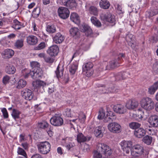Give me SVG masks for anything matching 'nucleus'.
<instances>
[{"mask_svg":"<svg viewBox=\"0 0 158 158\" xmlns=\"http://www.w3.org/2000/svg\"><path fill=\"white\" fill-rule=\"evenodd\" d=\"M18 84L17 88L19 89H21L25 86L26 85V82L23 79H20L18 81Z\"/></svg>","mask_w":158,"mask_h":158,"instance_id":"41","label":"nucleus"},{"mask_svg":"<svg viewBox=\"0 0 158 158\" xmlns=\"http://www.w3.org/2000/svg\"><path fill=\"white\" fill-rule=\"evenodd\" d=\"M44 60L47 63H52L54 62V59L49 56H45Z\"/></svg>","mask_w":158,"mask_h":158,"instance_id":"55","label":"nucleus"},{"mask_svg":"<svg viewBox=\"0 0 158 158\" xmlns=\"http://www.w3.org/2000/svg\"><path fill=\"white\" fill-rule=\"evenodd\" d=\"M149 151L144 150L143 147L139 144L134 145L131 150V154L135 156H142V158H148Z\"/></svg>","mask_w":158,"mask_h":158,"instance_id":"1","label":"nucleus"},{"mask_svg":"<svg viewBox=\"0 0 158 158\" xmlns=\"http://www.w3.org/2000/svg\"><path fill=\"white\" fill-rule=\"evenodd\" d=\"M91 21L92 23L95 26L97 27H100L101 26V23L100 21L96 17H92L91 18Z\"/></svg>","mask_w":158,"mask_h":158,"instance_id":"35","label":"nucleus"},{"mask_svg":"<svg viewBox=\"0 0 158 158\" xmlns=\"http://www.w3.org/2000/svg\"><path fill=\"white\" fill-rule=\"evenodd\" d=\"M128 75H129V73L123 72L122 73H120L119 75L117 77V79H118V78L119 77H121L119 80L125 79L127 78Z\"/></svg>","mask_w":158,"mask_h":158,"instance_id":"44","label":"nucleus"},{"mask_svg":"<svg viewBox=\"0 0 158 158\" xmlns=\"http://www.w3.org/2000/svg\"><path fill=\"white\" fill-rule=\"evenodd\" d=\"M26 41L28 44L33 45L37 43L38 40L36 36L33 35H30L27 37Z\"/></svg>","mask_w":158,"mask_h":158,"instance_id":"19","label":"nucleus"},{"mask_svg":"<svg viewBox=\"0 0 158 158\" xmlns=\"http://www.w3.org/2000/svg\"><path fill=\"white\" fill-rule=\"evenodd\" d=\"M89 11L91 14L95 15H98V10L96 7L94 6H91L89 8Z\"/></svg>","mask_w":158,"mask_h":158,"instance_id":"47","label":"nucleus"},{"mask_svg":"<svg viewBox=\"0 0 158 158\" xmlns=\"http://www.w3.org/2000/svg\"><path fill=\"white\" fill-rule=\"evenodd\" d=\"M87 139H77V142L80 144H82V143L86 142Z\"/></svg>","mask_w":158,"mask_h":158,"instance_id":"62","label":"nucleus"},{"mask_svg":"<svg viewBox=\"0 0 158 158\" xmlns=\"http://www.w3.org/2000/svg\"><path fill=\"white\" fill-rule=\"evenodd\" d=\"M85 74L87 77H90L93 74L94 71L93 69L85 70H83Z\"/></svg>","mask_w":158,"mask_h":158,"instance_id":"48","label":"nucleus"},{"mask_svg":"<svg viewBox=\"0 0 158 158\" xmlns=\"http://www.w3.org/2000/svg\"><path fill=\"white\" fill-rule=\"evenodd\" d=\"M70 19L71 21L77 24H79L80 22L78 15L75 13H71L70 15Z\"/></svg>","mask_w":158,"mask_h":158,"instance_id":"25","label":"nucleus"},{"mask_svg":"<svg viewBox=\"0 0 158 158\" xmlns=\"http://www.w3.org/2000/svg\"><path fill=\"white\" fill-rule=\"evenodd\" d=\"M148 133L150 135H147L148 136V138H152V137L151 135H153L155 134V131L152 130L151 129H148Z\"/></svg>","mask_w":158,"mask_h":158,"instance_id":"56","label":"nucleus"},{"mask_svg":"<svg viewBox=\"0 0 158 158\" xmlns=\"http://www.w3.org/2000/svg\"><path fill=\"white\" fill-rule=\"evenodd\" d=\"M81 29L82 31L85 33V34L87 36H89L92 33V31L91 28L87 25H82Z\"/></svg>","mask_w":158,"mask_h":158,"instance_id":"26","label":"nucleus"},{"mask_svg":"<svg viewBox=\"0 0 158 158\" xmlns=\"http://www.w3.org/2000/svg\"><path fill=\"white\" fill-rule=\"evenodd\" d=\"M152 69L155 73L158 74V61H157L153 64Z\"/></svg>","mask_w":158,"mask_h":158,"instance_id":"53","label":"nucleus"},{"mask_svg":"<svg viewBox=\"0 0 158 158\" xmlns=\"http://www.w3.org/2000/svg\"><path fill=\"white\" fill-rule=\"evenodd\" d=\"M31 66L32 68V70H36L37 69L40 68L39 67L40 64L37 61H33L31 63Z\"/></svg>","mask_w":158,"mask_h":158,"instance_id":"43","label":"nucleus"},{"mask_svg":"<svg viewBox=\"0 0 158 158\" xmlns=\"http://www.w3.org/2000/svg\"><path fill=\"white\" fill-rule=\"evenodd\" d=\"M59 48L56 45H53L50 47L47 51V53L50 56H56L59 52Z\"/></svg>","mask_w":158,"mask_h":158,"instance_id":"14","label":"nucleus"},{"mask_svg":"<svg viewBox=\"0 0 158 158\" xmlns=\"http://www.w3.org/2000/svg\"><path fill=\"white\" fill-rule=\"evenodd\" d=\"M129 126L131 129H135L139 127L140 124L138 123L132 122L129 123Z\"/></svg>","mask_w":158,"mask_h":158,"instance_id":"42","label":"nucleus"},{"mask_svg":"<svg viewBox=\"0 0 158 158\" xmlns=\"http://www.w3.org/2000/svg\"><path fill=\"white\" fill-rule=\"evenodd\" d=\"M78 111L77 110H74L72 113L71 109L67 108L63 112V114L68 117H76L77 114L78 115L77 118H78L79 121L81 123H84L86 118L85 114L82 112H80L79 113H78Z\"/></svg>","mask_w":158,"mask_h":158,"instance_id":"2","label":"nucleus"},{"mask_svg":"<svg viewBox=\"0 0 158 158\" xmlns=\"http://www.w3.org/2000/svg\"><path fill=\"white\" fill-rule=\"evenodd\" d=\"M152 141V139H143V141L148 145L151 144Z\"/></svg>","mask_w":158,"mask_h":158,"instance_id":"58","label":"nucleus"},{"mask_svg":"<svg viewBox=\"0 0 158 158\" xmlns=\"http://www.w3.org/2000/svg\"><path fill=\"white\" fill-rule=\"evenodd\" d=\"M77 138H86L82 133L78 132L77 134Z\"/></svg>","mask_w":158,"mask_h":158,"instance_id":"60","label":"nucleus"},{"mask_svg":"<svg viewBox=\"0 0 158 158\" xmlns=\"http://www.w3.org/2000/svg\"><path fill=\"white\" fill-rule=\"evenodd\" d=\"M36 55L37 56L40 58H44V59L45 57V53L44 52L37 53Z\"/></svg>","mask_w":158,"mask_h":158,"instance_id":"59","label":"nucleus"},{"mask_svg":"<svg viewBox=\"0 0 158 158\" xmlns=\"http://www.w3.org/2000/svg\"><path fill=\"white\" fill-rule=\"evenodd\" d=\"M71 35L73 36L77 35L78 33V29L76 27L71 28L70 30Z\"/></svg>","mask_w":158,"mask_h":158,"instance_id":"46","label":"nucleus"},{"mask_svg":"<svg viewBox=\"0 0 158 158\" xmlns=\"http://www.w3.org/2000/svg\"><path fill=\"white\" fill-rule=\"evenodd\" d=\"M100 7L103 9H108L110 6L109 2L106 0H101L99 3Z\"/></svg>","mask_w":158,"mask_h":158,"instance_id":"29","label":"nucleus"},{"mask_svg":"<svg viewBox=\"0 0 158 158\" xmlns=\"http://www.w3.org/2000/svg\"><path fill=\"white\" fill-rule=\"evenodd\" d=\"M100 17L102 20L110 23H113L115 21V16L112 15L110 13H102L100 15Z\"/></svg>","mask_w":158,"mask_h":158,"instance_id":"11","label":"nucleus"},{"mask_svg":"<svg viewBox=\"0 0 158 158\" xmlns=\"http://www.w3.org/2000/svg\"><path fill=\"white\" fill-rule=\"evenodd\" d=\"M40 13V9L36 7L34 9L32 12V15L35 18L37 17Z\"/></svg>","mask_w":158,"mask_h":158,"instance_id":"45","label":"nucleus"},{"mask_svg":"<svg viewBox=\"0 0 158 158\" xmlns=\"http://www.w3.org/2000/svg\"><path fill=\"white\" fill-rule=\"evenodd\" d=\"M149 122L153 127H158V116L156 115L151 116L149 118Z\"/></svg>","mask_w":158,"mask_h":158,"instance_id":"21","label":"nucleus"},{"mask_svg":"<svg viewBox=\"0 0 158 158\" xmlns=\"http://www.w3.org/2000/svg\"><path fill=\"white\" fill-rule=\"evenodd\" d=\"M100 90H102L101 93L103 94L108 93H114L115 92L111 88H108L106 87H102L100 89Z\"/></svg>","mask_w":158,"mask_h":158,"instance_id":"37","label":"nucleus"},{"mask_svg":"<svg viewBox=\"0 0 158 158\" xmlns=\"http://www.w3.org/2000/svg\"><path fill=\"white\" fill-rule=\"evenodd\" d=\"M24 39L23 38L18 39L14 43V48L16 49H20L24 46Z\"/></svg>","mask_w":158,"mask_h":158,"instance_id":"23","label":"nucleus"},{"mask_svg":"<svg viewBox=\"0 0 158 158\" xmlns=\"http://www.w3.org/2000/svg\"><path fill=\"white\" fill-rule=\"evenodd\" d=\"M126 40L129 45H130L132 48L134 47V44L135 41V38L133 35L131 34H127L126 36Z\"/></svg>","mask_w":158,"mask_h":158,"instance_id":"20","label":"nucleus"},{"mask_svg":"<svg viewBox=\"0 0 158 158\" xmlns=\"http://www.w3.org/2000/svg\"><path fill=\"white\" fill-rule=\"evenodd\" d=\"M58 12L59 16L62 19H65L68 18L69 15V11L66 8L60 7L58 10Z\"/></svg>","mask_w":158,"mask_h":158,"instance_id":"12","label":"nucleus"},{"mask_svg":"<svg viewBox=\"0 0 158 158\" xmlns=\"http://www.w3.org/2000/svg\"><path fill=\"white\" fill-rule=\"evenodd\" d=\"M12 27L15 29L19 30L23 27V24L19 22L17 19L13 20V24L12 26Z\"/></svg>","mask_w":158,"mask_h":158,"instance_id":"27","label":"nucleus"},{"mask_svg":"<svg viewBox=\"0 0 158 158\" xmlns=\"http://www.w3.org/2000/svg\"><path fill=\"white\" fill-rule=\"evenodd\" d=\"M14 52L11 49H7L2 52V57L5 59H9L14 55Z\"/></svg>","mask_w":158,"mask_h":158,"instance_id":"18","label":"nucleus"},{"mask_svg":"<svg viewBox=\"0 0 158 158\" xmlns=\"http://www.w3.org/2000/svg\"><path fill=\"white\" fill-rule=\"evenodd\" d=\"M26 69H23L22 71V76L25 78H27L30 75L34 79L40 78L43 76V71L41 68L37 69L35 70H31L30 72L27 71Z\"/></svg>","mask_w":158,"mask_h":158,"instance_id":"3","label":"nucleus"},{"mask_svg":"<svg viewBox=\"0 0 158 158\" xmlns=\"http://www.w3.org/2000/svg\"><path fill=\"white\" fill-rule=\"evenodd\" d=\"M108 128L111 132L118 133L121 131V127L118 123L116 122L110 123L108 125Z\"/></svg>","mask_w":158,"mask_h":158,"instance_id":"10","label":"nucleus"},{"mask_svg":"<svg viewBox=\"0 0 158 158\" xmlns=\"http://www.w3.org/2000/svg\"><path fill=\"white\" fill-rule=\"evenodd\" d=\"M39 152L41 154H46L50 151L51 145L47 141L40 142L37 145Z\"/></svg>","mask_w":158,"mask_h":158,"instance_id":"6","label":"nucleus"},{"mask_svg":"<svg viewBox=\"0 0 158 158\" xmlns=\"http://www.w3.org/2000/svg\"><path fill=\"white\" fill-rule=\"evenodd\" d=\"M77 6V3L75 0H68L67 1L66 6L70 8L76 7Z\"/></svg>","mask_w":158,"mask_h":158,"instance_id":"38","label":"nucleus"},{"mask_svg":"<svg viewBox=\"0 0 158 158\" xmlns=\"http://www.w3.org/2000/svg\"><path fill=\"white\" fill-rule=\"evenodd\" d=\"M94 157L95 158H101L102 157V155L97 151L94 152Z\"/></svg>","mask_w":158,"mask_h":158,"instance_id":"57","label":"nucleus"},{"mask_svg":"<svg viewBox=\"0 0 158 158\" xmlns=\"http://www.w3.org/2000/svg\"><path fill=\"white\" fill-rule=\"evenodd\" d=\"M93 64L92 62H88L84 64L83 66V70H87L92 69Z\"/></svg>","mask_w":158,"mask_h":158,"instance_id":"40","label":"nucleus"},{"mask_svg":"<svg viewBox=\"0 0 158 158\" xmlns=\"http://www.w3.org/2000/svg\"><path fill=\"white\" fill-rule=\"evenodd\" d=\"M101 152L106 156H110L112 151L109 146L104 144H101Z\"/></svg>","mask_w":158,"mask_h":158,"instance_id":"15","label":"nucleus"},{"mask_svg":"<svg viewBox=\"0 0 158 158\" xmlns=\"http://www.w3.org/2000/svg\"><path fill=\"white\" fill-rule=\"evenodd\" d=\"M20 114V112L19 110L14 109L13 110L11 115L15 120H16V119L19 118Z\"/></svg>","mask_w":158,"mask_h":158,"instance_id":"39","label":"nucleus"},{"mask_svg":"<svg viewBox=\"0 0 158 158\" xmlns=\"http://www.w3.org/2000/svg\"><path fill=\"white\" fill-rule=\"evenodd\" d=\"M94 134L96 137L98 138H101L103 135L101 129L99 127H96L95 129Z\"/></svg>","mask_w":158,"mask_h":158,"instance_id":"33","label":"nucleus"},{"mask_svg":"<svg viewBox=\"0 0 158 158\" xmlns=\"http://www.w3.org/2000/svg\"><path fill=\"white\" fill-rule=\"evenodd\" d=\"M56 28L55 26L52 24L47 26L46 31L50 33H54L56 31Z\"/></svg>","mask_w":158,"mask_h":158,"instance_id":"34","label":"nucleus"},{"mask_svg":"<svg viewBox=\"0 0 158 158\" xmlns=\"http://www.w3.org/2000/svg\"><path fill=\"white\" fill-rule=\"evenodd\" d=\"M124 57V54L123 53L119 54V56L117 59L113 60L109 62L107 65L106 69L109 70L119 66V64L121 63V57Z\"/></svg>","mask_w":158,"mask_h":158,"instance_id":"7","label":"nucleus"},{"mask_svg":"<svg viewBox=\"0 0 158 158\" xmlns=\"http://www.w3.org/2000/svg\"><path fill=\"white\" fill-rule=\"evenodd\" d=\"M16 69L15 67L11 64H7L5 68L6 72L9 74H13L15 71Z\"/></svg>","mask_w":158,"mask_h":158,"instance_id":"24","label":"nucleus"},{"mask_svg":"<svg viewBox=\"0 0 158 158\" xmlns=\"http://www.w3.org/2000/svg\"><path fill=\"white\" fill-rule=\"evenodd\" d=\"M138 105V102L134 99H130L127 101L126 106L128 109H133L136 108Z\"/></svg>","mask_w":158,"mask_h":158,"instance_id":"16","label":"nucleus"},{"mask_svg":"<svg viewBox=\"0 0 158 158\" xmlns=\"http://www.w3.org/2000/svg\"><path fill=\"white\" fill-rule=\"evenodd\" d=\"M4 118H7L8 117V114L7 110L5 108L1 109Z\"/></svg>","mask_w":158,"mask_h":158,"instance_id":"51","label":"nucleus"},{"mask_svg":"<svg viewBox=\"0 0 158 158\" xmlns=\"http://www.w3.org/2000/svg\"><path fill=\"white\" fill-rule=\"evenodd\" d=\"M18 153L19 154L23 156L26 158L27 156L26 153L25 151L22 148H19L18 151Z\"/></svg>","mask_w":158,"mask_h":158,"instance_id":"52","label":"nucleus"},{"mask_svg":"<svg viewBox=\"0 0 158 158\" xmlns=\"http://www.w3.org/2000/svg\"><path fill=\"white\" fill-rule=\"evenodd\" d=\"M78 63L76 61L70 65L69 67V71L72 74H75L78 68Z\"/></svg>","mask_w":158,"mask_h":158,"instance_id":"30","label":"nucleus"},{"mask_svg":"<svg viewBox=\"0 0 158 158\" xmlns=\"http://www.w3.org/2000/svg\"><path fill=\"white\" fill-rule=\"evenodd\" d=\"M141 105L142 108L148 110L153 109L155 106L154 101L149 98H143L141 101Z\"/></svg>","mask_w":158,"mask_h":158,"instance_id":"5","label":"nucleus"},{"mask_svg":"<svg viewBox=\"0 0 158 158\" xmlns=\"http://www.w3.org/2000/svg\"><path fill=\"white\" fill-rule=\"evenodd\" d=\"M11 79L10 77L8 75H6L4 76L2 79L3 83L4 84H7L9 83Z\"/></svg>","mask_w":158,"mask_h":158,"instance_id":"50","label":"nucleus"},{"mask_svg":"<svg viewBox=\"0 0 158 158\" xmlns=\"http://www.w3.org/2000/svg\"><path fill=\"white\" fill-rule=\"evenodd\" d=\"M64 72V69L63 67H60L58 65L55 71L56 77L57 78H61L63 76Z\"/></svg>","mask_w":158,"mask_h":158,"instance_id":"32","label":"nucleus"},{"mask_svg":"<svg viewBox=\"0 0 158 158\" xmlns=\"http://www.w3.org/2000/svg\"><path fill=\"white\" fill-rule=\"evenodd\" d=\"M114 110L119 114H123L126 112L127 110L125 106L121 104H118L114 107Z\"/></svg>","mask_w":158,"mask_h":158,"instance_id":"13","label":"nucleus"},{"mask_svg":"<svg viewBox=\"0 0 158 158\" xmlns=\"http://www.w3.org/2000/svg\"><path fill=\"white\" fill-rule=\"evenodd\" d=\"M22 94L23 98L27 100H31L33 97V94L32 91L29 89L23 90L22 91Z\"/></svg>","mask_w":158,"mask_h":158,"instance_id":"17","label":"nucleus"},{"mask_svg":"<svg viewBox=\"0 0 158 158\" xmlns=\"http://www.w3.org/2000/svg\"><path fill=\"white\" fill-rule=\"evenodd\" d=\"M47 132L50 137H52V136H53V133L51 131V128L49 129V130L47 131Z\"/></svg>","mask_w":158,"mask_h":158,"instance_id":"64","label":"nucleus"},{"mask_svg":"<svg viewBox=\"0 0 158 158\" xmlns=\"http://www.w3.org/2000/svg\"><path fill=\"white\" fill-rule=\"evenodd\" d=\"M156 91V90L155 89V88H154L153 86H152V85L148 88V92L151 94H153Z\"/></svg>","mask_w":158,"mask_h":158,"instance_id":"54","label":"nucleus"},{"mask_svg":"<svg viewBox=\"0 0 158 158\" xmlns=\"http://www.w3.org/2000/svg\"><path fill=\"white\" fill-rule=\"evenodd\" d=\"M51 123L55 126H60L63 124L62 118L59 115L55 114L50 120Z\"/></svg>","mask_w":158,"mask_h":158,"instance_id":"8","label":"nucleus"},{"mask_svg":"<svg viewBox=\"0 0 158 158\" xmlns=\"http://www.w3.org/2000/svg\"><path fill=\"white\" fill-rule=\"evenodd\" d=\"M64 38L60 33H57L54 36L53 41L56 44L61 43L64 40Z\"/></svg>","mask_w":158,"mask_h":158,"instance_id":"22","label":"nucleus"},{"mask_svg":"<svg viewBox=\"0 0 158 158\" xmlns=\"http://www.w3.org/2000/svg\"><path fill=\"white\" fill-rule=\"evenodd\" d=\"M38 126L40 128L44 129H45L47 128H48L49 129H51V126H49L48 124L46 122L44 121L39 123Z\"/></svg>","mask_w":158,"mask_h":158,"instance_id":"36","label":"nucleus"},{"mask_svg":"<svg viewBox=\"0 0 158 158\" xmlns=\"http://www.w3.org/2000/svg\"><path fill=\"white\" fill-rule=\"evenodd\" d=\"M54 86H51L48 88V93L50 94L52 93L54 91Z\"/></svg>","mask_w":158,"mask_h":158,"instance_id":"61","label":"nucleus"},{"mask_svg":"<svg viewBox=\"0 0 158 158\" xmlns=\"http://www.w3.org/2000/svg\"><path fill=\"white\" fill-rule=\"evenodd\" d=\"M145 134L144 130L142 128H140L134 131L135 135L138 138H140L143 136Z\"/></svg>","mask_w":158,"mask_h":158,"instance_id":"28","label":"nucleus"},{"mask_svg":"<svg viewBox=\"0 0 158 158\" xmlns=\"http://www.w3.org/2000/svg\"><path fill=\"white\" fill-rule=\"evenodd\" d=\"M46 44L44 42H41L35 48V49L40 50L44 49L46 47Z\"/></svg>","mask_w":158,"mask_h":158,"instance_id":"49","label":"nucleus"},{"mask_svg":"<svg viewBox=\"0 0 158 158\" xmlns=\"http://www.w3.org/2000/svg\"><path fill=\"white\" fill-rule=\"evenodd\" d=\"M32 84L34 88H37L44 86L45 85V83L43 81L36 80L33 82Z\"/></svg>","mask_w":158,"mask_h":158,"instance_id":"31","label":"nucleus"},{"mask_svg":"<svg viewBox=\"0 0 158 158\" xmlns=\"http://www.w3.org/2000/svg\"><path fill=\"white\" fill-rule=\"evenodd\" d=\"M114 118L115 119L116 117L112 111H108L106 115L103 110H101L99 112L98 118L100 120L103 119V121L105 122L110 121V119H114Z\"/></svg>","mask_w":158,"mask_h":158,"instance_id":"4","label":"nucleus"},{"mask_svg":"<svg viewBox=\"0 0 158 158\" xmlns=\"http://www.w3.org/2000/svg\"><path fill=\"white\" fill-rule=\"evenodd\" d=\"M31 158H43L41 155L39 154H36L33 155Z\"/></svg>","mask_w":158,"mask_h":158,"instance_id":"63","label":"nucleus"},{"mask_svg":"<svg viewBox=\"0 0 158 158\" xmlns=\"http://www.w3.org/2000/svg\"><path fill=\"white\" fill-rule=\"evenodd\" d=\"M122 149L127 154H129L131 150V148L132 146V143L131 141L124 140L120 143Z\"/></svg>","mask_w":158,"mask_h":158,"instance_id":"9","label":"nucleus"}]
</instances>
